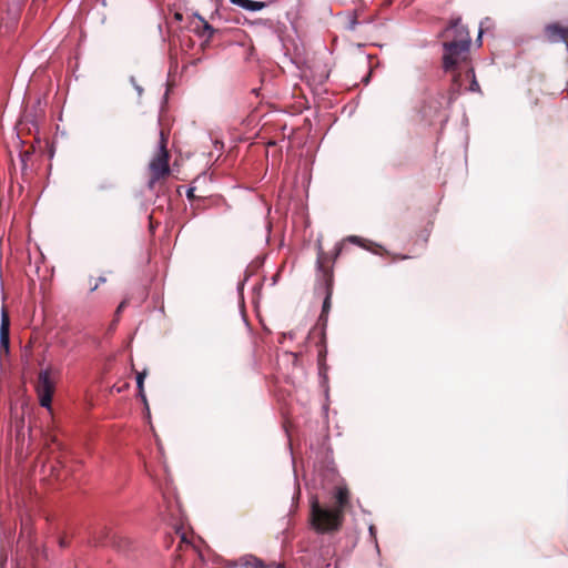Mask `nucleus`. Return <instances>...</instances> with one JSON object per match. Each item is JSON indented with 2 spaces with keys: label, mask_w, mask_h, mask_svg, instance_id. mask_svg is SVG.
<instances>
[{
  "label": "nucleus",
  "mask_w": 568,
  "mask_h": 568,
  "mask_svg": "<svg viewBox=\"0 0 568 568\" xmlns=\"http://www.w3.org/2000/svg\"><path fill=\"white\" fill-rule=\"evenodd\" d=\"M60 545H61L62 547H64V546H65V541H64L63 539H61V540H60Z\"/></svg>",
  "instance_id": "5701e85b"
},
{
  "label": "nucleus",
  "mask_w": 568,
  "mask_h": 568,
  "mask_svg": "<svg viewBox=\"0 0 568 568\" xmlns=\"http://www.w3.org/2000/svg\"><path fill=\"white\" fill-rule=\"evenodd\" d=\"M358 24L356 13H352L347 17V21L345 22V28L349 31H354Z\"/></svg>",
  "instance_id": "2eb2a0df"
},
{
  "label": "nucleus",
  "mask_w": 568,
  "mask_h": 568,
  "mask_svg": "<svg viewBox=\"0 0 568 568\" xmlns=\"http://www.w3.org/2000/svg\"><path fill=\"white\" fill-rule=\"evenodd\" d=\"M342 251V245L336 244L332 253L324 252L321 242H317V271L322 276V281L326 286V296L323 302L322 313L325 314L331 307L332 287L334 282L333 265Z\"/></svg>",
  "instance_id": "7ed1b4c3"
},
{
  "label": "nucleus",
  "mask_w": 568,
  "mask_h": 568,
  "mask_svg": "<svg viewBox=\"0 0 568 568\" xmlns=\"http://www.w3.org/2000/svg\"><path fill=\"white\" fill-rule=\"evenodd\" d=\"M440 36L443 38V69L446 72L454 71L469 58L471 45L469 31L457 18L450 21Z\"/></svg>",
  "instance_id": "f03ea898"
},
{
  "label": "nucleus",
  "mask_w": 568,
  "mask_h": 568,
  "mask_svg": "<svg viewBox=\"0 0 568 568\" xmlns=\"http://www.w3.org/2000/svg\"><path fill=\"white\" fill-rule=\"evenodd\" d=\"M125 306H126V301H122L116 308V314H120Z\"/></svg>",
  "instance_id": "aec40b11"
},
{
  "label": "nucleus",
  "mask_w": 568,
  "mask_h": 568,
  "mask_svg": "<svg viewBox=\"0 0 568 568\" xmlns=\"http://www.w3.org/2000/svg\"><path fill=\"white\" fill-rule=\"evenodd\" d=\"M423 113H424V116H432L433 115L432 112H428L426 110V106L423 109Z\"/></svg>",
  "instance_id": "4be33fe9"
},
{
  "label": "nucleus",
  "mask_w": 568,
  "mask_h": 568,
  "mask_svg": "<svg viewBox=\"0 0 568 568\" xmlns=\"http://www.w3.org/2000/svg\"><path fill=\"white\" fill-rule=\"evenodd\" d=\"M442 106V103L439 101L436 102V105L434 106V112L433 114H436L438 112V110L440 109Z\"/></svg>",
  "instance_id": "412c9836"
},
{
  "label": "nucleus",
  "mask_w": 568,
  "mask_h": 568,
  "mask_svg": "<svg viewBox=\"0 0 568 568\" xmlns=\"http://www.w3.org/2000/svg\"><path fill=\"white\" fill-rule=\"evenodd\" d=\"M194 192H195V187H190V189L187 190V192H186V196H187V199H189V200H193V199H195V193H194Z\"/></svg>",
  "instance_id": "6ab92c4d"
},
{
  "label": "nucleus",
  "mask_w": 568,
  "mask_h": 568,
  "mask_svg": "<svg viewBox=\"0 0 568 568\" xmlns=\"http://www.w3.org/2000/svg\"><path fill=\"white\" fill-rule=\"evenodd\" d=\"M233 566L241 568H280V566L273 564L265 565L261 559L252 555H246L239 558Z\"/></svg>",
  "instance_id": "0eeeda50"
},
{
  "label": "nucleus",
  "mask_w": 568,
  "mask_h": 568,
  "mask_svg": "<svg viewBox=\"0 0 568 568\" xmlns=\"http://www.w3.org/2000/svg\"><path fill=\"white\" fill-rule=\"evenodd\" d=\"M234 6H237L246 11H258L267 7V2L253 1V0H230Z\"/></svg>",
  "instance_id": "6e6552de"
},
{
  "label": "nucleus",
  "mask_w": 568,
  "mask_h": 568,
  "mask_svg": "<svg viewBox=\"0 0 568 568\" xmlns=\"http://www.w3.org/2000/svg\"><path fill=\"white\" fill-rule=\"evenodd\" d=\"M348 241H349V242H353V243H356V244H358L359 246H362V247H364V248H366V250H369V251H372V252H374V253H376V254H378V253H379V251H381V250H383V247H382V246H379V245H377V244H373V243H371V242H369V244H368V245H367V244H365V243H364V240H363V239H361V237H358V236H349V237H348Z\"/></svg>",
  "instance_id": "9d476101"
},
{
  "label": "nucleus",
  "mask_w": 568,
  "mask_h": 568,
  "mask_svg": "<svg viewBox=\"0 0 568 568\" xmlns=\"http://www.w3.org/2000/svg\"><path fill=\"white\" fill-rule=\"evenodd\" d=\"M146 377V371L140 372L136 375V385L139 389V394L142 397V399L145 402V394H144V379Z\"/></svg>",
  "instance_id": "f8f14e48"
},
{
  "label": "nucleus",
  "mask_w": 568,
  "mask_h": 568,
  "mask_svg": "<svg viewBox=\"0 0 568 568\" xmlns=\"http://www.w3.org/2000/svg\"><path fill=\"white\" fill-rule=\"evenodd\" d=\"M200 20L203 22V30L199 32L202 37H206L209 40L213 38L215 33V29L206 22L203 18L200 17Z\"/></svg>",
  "instance_id": "ddd939ff"
},
{
  "label": "nucleus",
  "mask_w": 568,
  "mask_h": 568,
  "mask_svg": "<svg viewBox=\"0 0 568 568\" xmlns=\"http://www.w3.org/2000/svg\"><path fill=\"white\" fill-rule=\"evenodd\" d=\"M176 535L180 537V542H179V547H178V550H182L184 547L185 548H193V546L191 545V542L187 540V537L184 532H180V531H176Z\"/></svg>",
  "instance_id": "dca6fc26"
},
{
  "label": "nucleus",
  "mask_w": 568,
  "mask_h": 568,
  "mask_svg": "<svg viewBox=\"0 0 568 568\" xmlns=\"http://www.w3.org/2000/svg\"><path fill=\"white\" fill-rule=\"evenodd\" d=\"M59 376L60 371L51 365L39 372L36 384V392L39 398V403L42 407H51L52 396Z\"/></svg>",
  "instance_id": "20e7f679"
},
{
  "label": "nucleus",
  "mask_w": 568,
  "mask_h": 568,
  "mask_svg": "<svg viewBox=\"0 0 568 568\" xmlns=\"http://www.w3.org/2000/svg\"><path fill=\"white\" fill-rule=\"evenodd\" d=\"M168 141H169V132H166L164 129L160 131V143H159V151H169L168 150Z\"/></svg>",
  "instance_id": "4468645a"
},
{
  "label": "nucleus",
  "mask_w": 568,
  "mask_h": 568,
  "mask_svg": "<svg viewBox=\"0 0 568 568\" xmlns=\"http://www.w3.org/2000/svg\"><path fill=\"white\" fill-rule=\"evenodd\" d=\"M465 77L470 80L468 90L470 92H480V87H479L478 81L476 80L475 71L473 68H469L466 71Z\"/></svg>",
  "instance_id": "9b49d317"
},
{
  "label": "nucleus",
  "mask_w": 568,
  "mask_h": 568,
  "mask_svg": "<svg viewBox=\"0 0 568 568\" xmlns=\"http://www.w3.org/2000/svg\"><path fill=\"white\" fill-rule=\"evenodd\" d=\"M462 85H463L462 73L454 74L453 82H452V85L449 89V98H448L449 103L453 102L455 100V98L459 94Z\"/></svg>",
  "instance_id": "1a4fd4ad"
},
{
  "label": "nucleus",
  "mask_w": 568,
  "mask_h": 568,
  "mask_svg": "<svg viewBox=\"0 0 568 568\" xmlns=\"http://www.w3.org/2000/svg\"><path fill=\"white\" fill-rule=\"evenodd\" d=\"M175 17H176V19H181L182 18V16L180 13H176Z\"/></svg>",
  "instance_id": "b1692460"
},
{
  "label": "nucleus",
  "mask_w": 568,
  "mask_h": 568,
  "mask_svg": "<svg viewBox=\"0 0 568 568\" xmlns=\"http://www.w3.org/2000/svg\"><path fill=\"white\" fill-rule=\"evenodd\" d=\"M170 153L169 151H158L149 164L150 180L148 186L154 189L155 184L170 175L171 170L169 165Z\"/></svg>",
  "instance_id": "39448f33"
},
{
  "label": "nucleus",
  "mask_w": 568,
  "mask_h": 568,
  "mask_svg": "<svg viewBox=\"0 0 568 568\" xmlns=\"http://www.w3.org/2000/svg\"><path fill=\"white\" fill-rule=\"evenodd\" d=\"M106 278L104 276H100L98 282L90 288L91 292L95 291L100 284L105 283Z\"/></svg>",
  "instance_id": "a211bd4d"
},
{
  "label": "nucleus",
  "mask_w": 568,
  "mask_h": 568,
  "mask_svg": "<svg viewBox=\"0 0 568 568\" xmlns=\"http://www.w3.org/2000/svg\"><path fill=\"white\" fill-rule=\"evenodd\" d=\"M334 506L324 507L314 497L311 501L310 521L318 534L338 531L344 523L345 511L351 507V493L346 486H336L333 491Z\"/></svg>",
  "instance_id": "f257e3e1"
},
{
  "label": "nucleus",
  "mask_w": 568,
  "mask_h": 568,
  "mask_svg": "<svg viewBox=\"0 0 568 568\" xmlns=\"http://www.w3.org/2000/svg\"><path fill=\"white\" fill-rule=\"evenodd\" d=\"M103 536L97 539L98 544L104 545L106 542V536L109 535V530L106 528L102 529Z\"/></svg>",
  "instance_id": "f3484780"
},
{
  "label": "nucleus",
  "mask_w": 568,
  "mask_h": 568,
  "mask_svg": "<svg viewBox=\"0 0 568 568\" xmlns=\"http://www.w3.org/2000/svg\"><path fill=\"white\" fill-rule=\"evenodd\" d=\"M10 344V317L7 308L3 306L1 311L0 324V349L9 352Z\"/></svg>",
  "instance_id": "423d86ee"
}]
</instances>
